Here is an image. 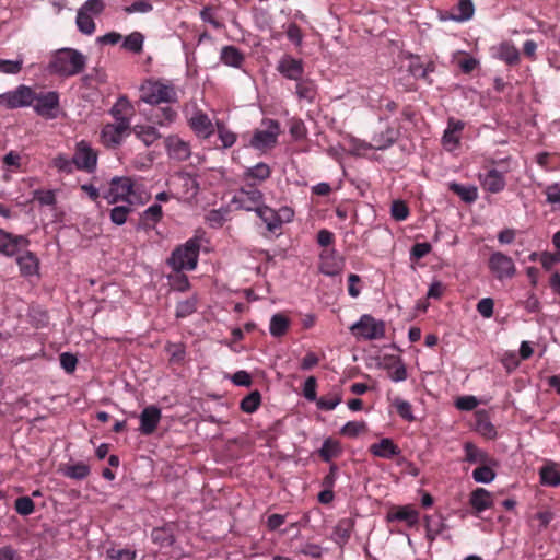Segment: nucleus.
Returning <instances> with one entry per match:
<instances>
[{"mask_svg": "<svg viewBox=\"0 0 560 560\" xmlns=\"http://www.w3.org/2000/svg\"><path fill=\"white\" fill-rule=\"evenodd\" d=\"M196 311V299L189 298L185 301H182L176 306V317L184 318L189 316Z\"/></svg>", "mask_w": 560, "mask_h": 560, "instance_id": "46", "label": "nucleus"}, {"mask_svg": "<svg viewBox=\"0 0 560 560\" xmlns=\"http://www.w3.org/2000/svg\"><path fill=\"white\" fill-rule=\"evenodd\" d=\"M290 325V319L282 313H277L271 317L270 320V334L273 337L283 336Z\"/></svg>", "mask_w": 560, "mask_h": 560, "instance_id": "31", "label": "nucleus"}, {"mask_svg": "<svg viewBox=\"0 0 560 560\" xmlns=\"http://www.w3.org/2000/svg\"><path fill=\"white\" fill-rule=\"evenodd\" d=\"M133 183L129 177H113L110 186L104 194V198L108 203L113 205L118 201L127 200V197L132 192Z\"/></svg>", "mask_w": 560, "mask_h": 560, "instance_id": "8", "label": "nucleus"}, {"mask_svg": "<svg viewBox=\"0 0 560 560\" xmlns=\"http://www.w3.org/2000/svg\"><path fill=\"white\" fill-rule=\"evenodd\" d=\"M341 394L330 393L328 396H323L317 400V407L323 410H332L341 402Z\"/></svg>", "mask_w": 560, "mask_h": 560, "instance_id": "41", "label": "nucleus"}, {"mask_svg": "<svg viewBox=\"0 0 560 560\" xmlns=\"http://www.w3.org/2000/svg\"><path fill=\"white\" fill-rule=\"evenodd\" d=\"M191 129L203 138L210 137L214 132L213 124L207 114L196 112L189 119Z\"/></svg>", "mask_w": 560, "mask_h": 560, "instance_id": "18", "label": "nucleus"}, {"mask_svg": "<svg viewBox=\"0 0 560 560\" xmlns=\"http://www.w3.org/2000/svg\"><path fill=\"white\" fill-rule=\"evenodd\" d=\"M534 520L539 522L538 532L545 529L549 523L553 520V513L551 511H540L533 516Z\"/></svg>", "mask_w": 560, "mask_h": 560, "instance_id": "62", "label": "nucleus"}, {"mask_svg": "<svg viewBox=\"0 0 560 560\" xmlns=\"http://www.w3.org/2000/svg\"><path fill=\"white\" fill-rule=\"evenodd\" d=\"M160 419L161 410L158 407H145L140 415V431L145 435L153 433Z\"/></svg>", "mask_w": 560, "mask_h": 560, "instance_id": "17", "label": "nucleus"}, {"mask_svg": "<svg viewBox=\"0 0 560 560\" xmlns=\"http://www.w3.org/2000/svg\"><path fill=\"white\" fill-rule=\"evenodd\" d=\"M443 523L440 518L435 517H425V529H427V537L430 540H433L442 530Z\"/></svg>", "mask_w": 560, "mask_h": 560, "instance_id": "47", "label": "nucleus"}, {"mask_svg": "<svg viewBox=\"0 0 560 560\" xmlns=\"http://www.w3.org/2000/svg\"><path fill=\"white\" fill-rule=\"evenodd\" d=\"M86 60V56L77 49L61 48L52 54L47 70L51 74L73 77L84 70Z\"/></svg>", "mask_w": 560, "mask_h": 560, "instance_id": "1", "label": "nucleus"}, {"mask_svg": "<svg viewBox=\"0 0 560 560\" xmlns=\"http://www.w3.org/2000/svg\"><path fill=\"white\" fill-rule=\"evenodd\" d=\"M255 211L257 215L267 224V229L270 232L276 231L281 225V220L277 213L269 207H256Z\"/></svg>", "mask_w": 560, "mask_h": 560, "instance_id": "27", "label": "nucleus"}, {"mask_svg": "<svg viewBox=\"0 0 560 560\" xmlns=\"http://www.w3.org/2000/svg\"><path fill=\"white\" fill-rule=\"evenodd\" d=\"M77 26L79 31L85 35H91L95 31L93 18L81 10H79L77 14Z\"/></svg>", "mask_w": 560, "mask_h": 560, "instance_id": "38", "label": "nucleus"}, {"mask_svg": "<svg viewBox=\"0 0 560 560\" xmlns=\"http://www.w3.org/2000/svg\"><path fill=\"white\" fill-rule=\"evenodd\" d=\"M166 351L172 362L178 363L184 360L185 347L182 343H170L166 346Z\"/></svg>", "mask_w": 560, "mask_h": 560, "instance_id": "54", "label": "nucleus"}, {"mask_svg": "<svg viewBox=\"0 0 560 560\" xmlns=\"http://www.w3.org/2000/svg\"><path fill=\"white\" fill-rule=\"evenodd\" d=\"M165 148L171 159L185 161L191 156V149L188 142L177 136H170L165 139Z\"/></svg>", "mask_w": 560, "mask_h": 560, "instance_id": "13", "label": "nucleus"}, {"mask_svg": "<svg viewBox=\"0 0 560 560\" xmlns=\"http://www.w3.org/2000/svg\"><path fill=\"white\" fill-rule=\"evenodd\" d=\"M15 511L21 515H30L34 511V502L28 497H20L15 500Z\"/></svg>", "mask_w": 560, "mask_h": 560, "instance_id": "51", "label": "nucleus"}, {"mask_svg": "<svg viewBox=\"0 0 560 560\" xmlns=\"http://www.w3.org/2000/svg\"><path fill=\"white\" fill-rule=\"evenodd\" d=\"M96 152L84 141L78 143L77 151L73 155V163L77 165V167L92 172L96 166Z\"/></svg>", "mask_w": 560, "mask_h": 560, "instance_id": "11", "label": "nucleus"}, {"mask_svg": "<svg viewBox=\"0 0 560 560\" xmlns=\"http://www.w3.org/2000/svg\"><path fill=\"white\" fill-rule=\"evenodd\" d=\"M33 103L34 110L39 116L49 119L57 116L56 112L59 107V95L57 92L33 93Z\"/></svg>", "mask_w": 560, "mask_h": 560, "instance_id": "7", "label": "nucleus"}, {"mask_svg": "<svg viewBox=\"0 0 560 560\" xmlns=\"http://www.w3.org/2000/svg\"><path fill=\"white\" fill-rule=\"evenodd\" d=\"M497 56L510 66H514L520 62V51L510 43H502L498 48Z\"/></svg>", "mask_w": 560, "mask_h": 560, "instance_id": "26", "label": "nucleus"}, {"mask_svg": "<svg viewBox=\"0 0 560 560\" xmlns=\"http://www.w3.org/2000/svg\"><path fill=\"white\" fill-rule=\"evenodd\" d=\"M220 58L224 65L240 68L244 60V55L234 46H224Z\"/></svg>", "mask_w": 560, "mask_h": 560, "instance_id": "25", "label": "nucleus"}, {"mask_svg": "<svg viewBox=\"0 0 560 560\" xmlns=\"http://www.w3.org/2000/svg\"><path fill=\"white\" fill-rule=\"evenodd\" d=\"M200 244L198 240L190 238L184 245L178 246L167 259V264L175 271L192 270L197 266Z\"/></svg>", "mask_w": 560, "mask_h": 560, "instance_id": "2", "label": "nucleus"}, {"mask_svg": "<svg viewBox=\"0 0 560 560\" xmlns=\"http://www.w3.org/2000/svg\"><path fill=\"white\" fill-rule=\"evenodd\" d=\"M65 476L81 480L89 476L90 467L84 463H77L73 465H69L63 470Z\"/></svg>", "mask_w": 560, "mask_h": 560, "instance_id": "37", "label": "nucleus"}, {"mask_svg": "<svg viewBox=\"0 0 560 560\" xmlns=\"http://www.w3.org/2000/svg\"><path fill=\"white\" fill-rule=\"evenodd\" d=\"M108 560H135L136 553L129 549H112L107 552Z\"/></svg>", "mask_w": 560, "mask_h": 560, "instance_id": "59", "label": "nucleus"}, {"mask_svg": "<svg viewBox=\"0 0 560 560\" xmlns=\"http://www.w3.org/2000/svg\"><path fill=\"white\" fill-rule=\"evenodd\" d=\"M30 241L22 235H13L4 230H0V253L5 256H13L20 249L26 248Z\"/></svg>", "mask_w": 560, "mask_h": 560, "instance_id": "12", "label": "nucleus"}, {"mask_svg": "<svg viewBox=\"0 0 560 560\" xmlns=\"http://www.w3.org/2000/svg\"><path fill=\"white\" fill-rule=\"evenodd\" d=\"M261 200V191L255 188L253 185H248L247 187L241 188L238 194L234 197V202L240 203V207L247 211L254 210L256 207H259Z\"/></svg>", "mask_w": 560, "mask_h": 560, "instance_id": "14", "label": "nucleus"}, {"mask_svg": "<svg viewBox=\"0 0 560 560\" xmlns=\"http://www.w3.org/2000/svg\"><path fill=\"white\" fill-rule=\"evenodd\" d=\"M474 4L471 0H459L450 11L448 19L457 22H464L474 15Z\"/></svg>", "mask_w": 560, "mask_h": 560, "instance_id": "21", "label": "nucleus"}, {"mask_svg": "<svg viewBox=\"0 0 560 560\" xmlns=\"http://www.w3.org/2000/svg\"><path fill=\"white\" fill-rule=\"evenodd\" d=\"M109 113L115 119V125L131 127L130 119L135 115V107L126 95L119 96Z\"/></svg>", "mask_w": 560, "mask_h": 560, "instance_id": "10", "label": "nucleus"}, {"mask_svg": "<svg viewBox=\"0 0 560 560\" xmlns=\"http://www.w3.org/2000/svg\"><path fill=\"white\" fill-rule=\"evenodd\" d=\"M277 70L287 79L299 81L304 72L303 62L291 56H284L277 66Z\"/></svg>", "mask_w": 560, "mask_h": 560, "instance_id": "15", "label": "nucleus"}, {"mask_svg": "<svg viewBox=\"0 0 560 560\" xmlns=\"http://www.w3.org/2000/svg\"><path fill=\"white\" fill-rule=\"evenodd\" d=\"M339 453V445L331 439H327L319 450V454L325 462H329L332 457Z\"/></svg>", "mask_w": 560, "mask_h": 560, "instance_id": "44", "label": "nucleus"}, {"mask_svg": "<svg viewBox=\"0 0 560 560\" xmlns=\"http://www.w3.org/2000/svg\"><path fill=\"white\" fill-rule=\"evenodd\" d=\"M351 331L366 340L380 339L385 335V324L376 320L371 315H362L361 318L350 327Z\"/></svg>", "mask_w": 560, "mask_h": 560, "instance_id": "4", "label": "nucleus"}, {"mask_svg": "<svg viewBox=\"0 0 560 560\" xmlns=\"http://www.w3.org/2000/svg\"><path fill=\"white\" fill-rule=\"evenodd\" d=\"M154 121L161 126L171 124L176 118V112L173 110L171 107H161L156 110L154 114Z\"/></svg>", "mask_w": 560, "mask_h": 560, "instance_id": "42", "label": "nucleus"}, {"mask_svg": "<svg viewBox=\"0 0 560 560\" xmlns=\"http://www.w3.org/2000/svg\"><path fill=\"white\" fill-rule=\"evenodd\" d=\"M494 302L491 298H483L477 304V311L485 318H490L493 314Z\"/></svg>", "mask_w": 560, "mask_h": 560, "instance_id": "57", "label": "nucleus"}, {"mask_svg": "<svg viewBox=\"0 0 560 560\" xmlns=\"http://www.w3.org/2000/svg\"><path fill=\"white\" fill-rule=\"evenodd\" d=\"M144 37L139 32H133L128 35L122 44V47L132 52L139 54L142 50Z\"/></svg>", "mask_w": 560, "mask_h": 560, "instance_id": "39", "label": "nucleus"}, {"mask_svg": "<svg viewBox=\"0 0 560 560\" xmlns=\"http://www.w3.org/2000/svg\"><path fill=\"white\" fill-rule=\"evenodd\" d=\"M260 405V393L258 390L252 392L249 395L244 397L241 401V409L244 412L252 413Z\"/></svg>", "mask_w": 560, "mask_h": 560, "instance_id": "40", "label": "nucleus"}, {"mask_svg": "<svg viewBox=\"0 0 560 560\" xmlns=\"http://www.w3.org/2000/svg\"><path fill=\"white\" fill-rule=\"evenodd\" d=\"M296 95L300 100L312 103L316 96V85L312 80L301 78L296 83Z\"/></svg>", "mask_w": 560, "mask_h": 560, "instance_id": "29", "label": "nucleus"}, {"mask_svg": "<svg viewBox=\"0 0 560 560\" xmlns=\"http://www.w3.org/2000/svg\"><path fill=\"white\" fill-rule=\"evenodd\" d=\"M472 477L477 482L489 483L494 479L495 472L490 467L481 464L480 467L472 471Z\"/></svg>", "mask_w": 560, "mask_h": 560, "instance_id": "43", "label": "nucleus"}, {"mask_svg": "<svg viewBox=\"0 0 560 560\" xmlns=\"http://www.w3.org/2000/svg\"><path fill=\"white\" fill-rule=\"evenodd\" d=\"M370 452L377 457L392 458L393 456L399 455V447L394 442L384 438L378 443H374L370 446Z\"/></svg>", "mask_w": 560, "mask_h": 560, "instance_id": "19", "label": "nucleus"}, {"mask_svg": "<svg viewBox=\"0 0 560 560\" xmlns=\"http://www.w3.org/2000/svg\"><path fill=\"white\" fill-rule=\"evenodd\" d=\"M23 66L22 59L16 60H5L0 59V72L7 74H16L21 71Z\"/></svg>", "mask_w": 560, "mask_h": 560, "instance_id": "50", "label": "nucleus"}, {"mask_svg": "<svg viewBox=\"0 0 560 560\" xmlns=\"http://www.w3.org/2000/svg\"><path fill=\"white\" fill-rule=\"evenodd\" d=\"M450 189L460 197L465 202H474L478 198V190L475 186H463L457 183H451Z\"/></svg>", "mask_w": 560, "mask_h": 560, "instance_id": "32", "label": "nucleus"}, {"mask_svg": "<svg viewBox=\"0 0 560 560\" xmlns=\"http://www.w3.org/2000/svg\"><path fill=\"white\" fill-rule=\"evenodd\" d=\"M219 138L222 142L223 148L232 147L236 141V136L224 127L219 126Z\"/></svg>", "mask_w": 560, "mask_h": 560, "instance_id": "63", "label": "nucleus"}, {"mask_svg": "<svg viewBox=\"0 0 560 560\" xmlns=\"http://www.w3.org/2000/svg\"><path fill=\"white\" fill-rule=\"evenodd\" d=\"M132 131L137 138H139L144 143L145 147H150L161 138V135L156 128L152 126H136Z\"/></svg>", "mask_w": 560, "mask_h": 560, "instance_id": "28", "label": "nucleus"}, {"mask_svg": "<svg viewBox=\"0 0 560 560\" xmlns=\"http://www.w3.org/2000/svg\"><path fill=\"white\" fill-rule=\"evenodd\" d=\"M481 185L492 194L499 192L505 187L504 176L498 170L492 168L481 178Z\"/></svg>", "mask_w": 560, "mask_h": 560, "instance_id": "20", "label": "nucleus"}, {"mask_svg": "<svg viewBox=\"0 0 560 560\" xmlns=\"http://www.w3.org/2000/svg\"><path fill=\"white\" fill-rule=\"evenodd\" d=\"M131 127H122L115 124H107L103 127L101 138L106 147H117L125 136L130 132Z\"/></svg>", "mask_w": 560, "mask_h": 560, "instance_id": "16", "label": "nucleus"}, {"mask_svg": "<svg viewBox=\"0 0 560 560\" xmlns=\"http://www.w3.org/2000/svg\"><path fill=\"white\" fill-rule=\"evenodd\" d=\"M177 176L183 180L184 187L186 188V192H189L191 196L197 195L199 190V184L196 180L195 176H192L188 172H179Z\"/></svg>", "mask_w": 560, "mask_h": 560, "instance_id": "48", "label": "nucleus"}, {"mask_svg": "<svg viewBox=\"0 0 560 560\" xmlns=\"http://www.w3.org/2000/svg\"><path fill=\"white\" fill-rule=\"evenodd\" d=\"M540 480L542 485L558 486L560 485V474L550 467H544L540 470Z\"/></svg>", "mask_w": 560, "mask_h": 560, "instance_id": "45", "label": "nucleus"}, {"mask_svg": "<svg viewBox=\"0 0 560 560\" xmlns=\"http://www.w3.org/2000/svg\"><path fill=\"white\" fill-rule=\"evenodd\" d=\"M364 430H365V423L364 422L349 421L341 429V433L347 435V436L354 438L361 431H364Z\"/></svg>", "mask_w": 560, "mask_h": 560, "instance_id": "56", "label": "nucleus"}, {"mask_svg": "<svg viewBox=\"0 0 560 560\" xmlns=\"http://www.w3.org/2000/svg\"><path fill=\"white\" fill-rule=\"evenodd\" d=\"M459 142V136L452 130L446 129L443 136L444 147L452 151L454 150Z\"/></svg>", "mask_w": 560, "mask_h": 560, "instance_id": "64", "label": "nucleus"}, {"mask_svg": "<svg viewBox=\"0 0 560 560\" xmlns=\"http://www.w3.org/2000/svg\"><path fill=\"white\" fill-rule=\"evenodd\" d=\"M465 460L474 464H486L487 455L472 443H465Z\"/></svg>", "mask_w": 560, "mask_h": 560, "instance_id": "36", "label": "nucleus"}, {"mask_svg": "<svg viewBox=\"0 0 560 560\" xmlns=\"http://www.w3.org/2000/svg\"><path fill=\"white\" fill-rule=\"evenodd\" d=\"M140 100L150 105L176 102L177 95L173 85L159 81H147L140 86Z\"/></svg>", "mask_w": 560, "mask_h": 560, "instance_id": "3", "label": "nucleus"}, {"mask_svg": "<svg viewBox=\"0 0 560 560\" xmlns=\"http://www.w3.org/2000/svg\"><path fill=\"white\" fill-rule=\"evenodd\" d=\"M77 363V358L69 352H65L60 355V364L68 373H72L75 370Z\"/></svg>", "mask_w": 560, "mask_h": 560, "instance_id": "60", "label": "nucleus"}, {"mask_svg": "<svg viewBox=\"0 0 560 560\" xmlns=\"http://www.w3.org/2000/svg\"><path fill=\"white\" fill-rule=\"evenodd\" d=\"M469 503L477 512H482L492 505L491 494L483 488H477L471 492Z\"/></svg>", "mask_w": 560, "mask_h": 560, "instance_id": "22", "label": "nucleus"}, {"mask_svg": "<svg viewBox=\"0 0 560 560\" xmlns=\"http://www.w3.org/2000/svg\"><path fill=\"white\" fill-rule=\"evenodd\" d=\"M105 3L103 0H88L79 10L92 15H98L103 12Z\"/></svg>", "mask_w": 560, "mask_h": 560, "instance_id": "53", "label": "nucleus"}, {"mask_svg": "<svg viewBox=\"0 0 560 560\" xmlns=\"http://www.w3.org/2000/svg\"><path fill=\"white\" fill-rule=\"evenodd\" d=\"M390 212H392L393 218L397 221L405 220L409 214L407 205L400 200H396L392 203Z\"/></svg>", "mask_w": 560, "mask_h": 560, "instance_id": "55", "label": "nucleus"}, {"mask_svg": "<svg viewBox=\"0 0 560 560\" xmlns=\"http://www.w3.org/2000/svg\"><path fill=\"white\" fill-rule=\"evenodd\" d=\"M266 128L256 130L250 139V145L257 150L273 148L280 133V126L277 120L267 119L262 122Z\"/></svg>", "mask_w": 560, "mask_h": 560, "instance_id": "5", "label": "nucleus"}, {"mask_svg": "<svg viewBox=\"0 0 560 560\" xmlns=\"http://www.w3.org/2000/svg\"><path fill=\"white\" fill-rule=\"evenodd\" d=\"M488 266L498 280L511 279L516 272L513 259L501 252L491 254Z\"/></svg>", "mask_w": 560, "mask_h": 560, "instance_id": "6", "label": "nucleus"}, {"mask_svg": "<svg viewBox=\"0 0 560 560\" xmlns=\"http://www.w3.org/2000/svg\"><path fill=\"white\" fill-rule=\"evenodd\" d=\"M31 104H33V91L25 85L0 95V105H5L8 108H18Z\"/></svg>", "mask_w": 560, "mask_h": 560, "instance_id": "9", "label": "nucleus"}, {"mask_svg": "<svg viewBox=\"0 0 560 560\" xmlns=\"http://www.w3.org/2000/svg\"><path fill=\"white\" fill-rule=\"evenodd\" d=\"M322 271L328 276L339 275L343 268V259L341 257L322 255Z\"/></svg>", "mask_w": 560, "mask_h": 560, "instance_id": "30", "label": "nucleus"}, {"mask_svg": "<svg viewBox=\"0 0 560 560\" xmlns=\"http://www.w3.org/2000/svg\"><path fill=\"white\" fill-rule=\"evenodd\" d=\"M394 405L396 407L398 415L401 418H404L407 421H413L415 417L411 412V405L408 401L402 400L400 398H396L394 400Z\"/></svg>", "mask_w": 560, "mask_h": 560, "instance_id": "52", "label": "nucleus"}, {"mask_svg": "<svg viewBox=\"0 0 560 560\" xmlns=\"http://www.w3.org/2000/svg\"><path fill=\"white\" fill-rule=\"evenodd\" d=\"M131 211L128 206H117L110 210V220L117 225H122L127 221V217Z\"/></svg>", "mask_w": 560, "mask_h": 560, "instance_id": "49", "label": "nucleus"}, {"mask_svg": "<svg viewBox=\"0 0 560 560\" xmlns=\"http://www.w3.org/2000/svg\"><path fill=\"white\" fill-rule=\"evenodd\" d=\"M352 529L353 521L351 518L340 520L334 529V540L340 546L345 545L349 540Z\"/></svg>", "mask_w": 560, "mask_h": 560, "instance_id": "24", "label": "nucleus"}, {"mask_svg": "<svg viewBox=\"0 0 560 560\" xmlns=\"http://www.w3.org/2000/svg\"><path fill=\"white\" fill-rule=\"evenodd\" d=\"M398 135V130L388 127L384 132H381L374 138V141L376 142L375 148L378 150L388 148L397 140Z\"/></svg>", "mask_w": 560, "mask_h": 560, "instance_id": "35", "label": "nucleus"}, {"mask_svg": "<svg viewBox=\"0 0 560 560\" xmlns=\"http://www.w3.org/2000/svg\"><path fill=\"white\" fill-rule=\"evenodd\" d=\"M270 174V167L266 163L260 162L253 167H248L244 173V177L246 179H256L258 182H264L267 178H269Z\"/></svg>", "mask_w": 560, "mask_h": 560, "instance_id": "34", "label": "nucleus"}, {"mask_svg": "<svg viewBox=\"0 0 560 560\" xmlns=\"http://www.w3.org/2000/svg\"><path fill=\"white\" fill-rule=\"evenodd\" d=\"M303 395L310 401L317 400L316 378L314 376H310L306 378L304 383Z\"/></svg>", "mask_w": 560, "mask_h": 560, "instance_id": "58", "label": "nucleus"}, {"mask_svg": "<svg viewBox=\"0 0 560 560\" xmlns=\"http://www.w3.org/2000/svg\"><path fill=\"white\" fill-rule=\"evenodd\" d=\"M389 521H404L408 525H413L418 521V512L409 506L400 508L398 511L388 514Z\"/></svg>", "mask_w": 560, "mask_h": 560, "instance_id": "33", "label": "nucleus"}, {"mask_svg": "<svg viewBox=\"0 0 560 560\" xmlns=\"http://www.w3.org/2000/svg\"><path fill=\"white\" fill-rule=\"evenodd\" d=\"M16 261L21 273L24 276H33L38 270V259L32 252H26L19 256Z\"/></svg>", "mask_w": 560, "mask_h": 560, "instance_id": "23", "label": "nucleus"}, {"mask_svg": "<svg viewBox=\"0 0 560 560\" xmlns=\"http://www.w3.org/2000/svg\"><path fill=\"white\" fill-rule=\"evenodd\" d=\"M151 10L152 4L148 0L136 1L131 5L125 8V11L129 14L135 12L147 13Z\"/></svg>", "mask_w": 560, "mask_h": 560, "instance_id": "61", "label": "nucleus"}]
</instances>
